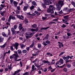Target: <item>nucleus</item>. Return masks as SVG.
<instances>
[{"label": "nucleus", "mask_w": 75, "mask_h": 75, "mask_svg": "<svg viewBox=\"0 0 75 75\" xmlns=\"http://www.w3.org/2000/svg\"><path fill=\"white\" fill-rule=\"evenodd\" d=\"M25 35H27L25 36L26 38H27V39H29V38H31L32 37V36H33V34H34V33H33L31 32L26 33H25Z\"/></svg>", "instance_id": "obj_1"}, {"label": "nucleus", "mask_w": 75, "mask_h": 75, "mask_svg": "<svg viewBox=\"0 0 75 75\" xmlns=\"http://www.w3.org/2000/svg\"><path fill=\"white\" fill-rule=\"evenodd\" d=\"M14 52L15 54H13L12 55L14 60L16 61L17 59V58L19 57V56H18V54L17 53V51H14Z\"/></svg>", "instance_id": "obj_2"}, {"label": "nucleus", "mask_w": 75, "mask_h": 75, "mask_svg": "<svg viewBox=\"0 0 75 75\" xmlns=\"http://www.w3.org/2000/svg\"><path fill=\"white\" fill-rule=\"evenodd\" d=\"M44 1V3L46 5H48L49 6L50 4H52V3L51 1L50 0H43Z\"/></svg>", "instance_id": "obj_3"}, {"label": "nucleus", "mask_w": 75, "mask_h": 75, "mask_svg": "<svg viewBox=\"0 0 75 75\" xmlns=\"http://www.w3.org/2000/svg\"><path fill=\"white\" fill-rule=\"evenodd\" d=\"M63 5H64V2L63 1H60L58 2V4H56V6L57 7H59V6L62 7Z\"/></svg>", "instance_id": "obj_4"}, {"label": "nucleus", "mask_w": 75, "mask_h": 75, "mask_svg": "<svg viewBox=\"0 0 75 75\" xmlns=\"http://www.w3.org/2000/svg\"><path fill=\"white\" fill-rule=\"evenodd\" d=\"M64 19H62V21L64 23H65L68 21V16H64Z\"/></svg>", "instance_id": "obj_5"}, {"label": "nucleus", "mask_w": 75, "mask_h": 75, "mask_svg": "<svg viewBox=\"0 0 75 75\" xmlns=\"http://www.w3.org/2000/svg\"><path fill=\"white\" fill-rule=\"evenodd\" d=\"M12 45L13 46L15 47L16 50H17V49H18V47L19 44L17 42H16L15 43V44H13Z\"/></svg>", "instance_id": "obj_6"}, {"label": "nucleus", "mask_w": 75, "mask_h": 75, "mask_svg": "<svg viewBox=\"0 0 75 75\" xmlns=\"http://www.w3.org/2000/svg\"><path fill=\"white\" fill-rule=\"evenodd\" d=\"M40 51H38L37 52H35V53H33L32 54V55L33 56H35L36 57L37 55H38V54H39V52H40Z\"/></svg>", "instance_id": "obj_7"}, {"label": "nucleus", "mask_w": 75, "mask_h": 75, "mask_svg": "<svg viewBox=\"0 0 75 75\" xmlns=\"http://www.w3.org/2000/svg\"><path fill=\"white\" fill-rule=\"evenodd\" d=\"M16 16H17L18 18L19 19H20L21 20H24V17H23V16L22 15H18Z\"/></svg>", "instance_id": "obj_8"}, {"label": "nucleus", "mask_w": 75, "mask_h": 75, "mask_svg": "<svg viewBox=\"0 0 75 75\" xmlns=\"http://www.w3.org/2000/svg\"><path fill=\"white\" fill-rule=\"evenodd\" d=\"M34 67H35V66L34 65H33L32 67V69L31 70V71L32 74H34L35 71H34Z\"/></svg>", "instance_id": "obj_9"}, {"label": "nucleus", "mask_w": 75, "mask_h": 75, "mask_svg": "<svg viewBox=\"0 0 75 75\" xmlns=\"http://www.w3.org/2000/svg\"><path fill=\"white\" fill-rule=\"evenodd\" d=\"M47 13H54V11L52 10L51 8L48 9L47 10Z\"/></svg>", "instance_id": "obj_10"}, {"label": "nucleus", "mask_w": 75, "mask_h": 75, "mask_svg": "<svg viewBox=\"0 0 75 75\" xmlns=\"http://www.w3.org/2000/svg\"><path fill=\"white\" fill-rule=\"evenodd\" d=\"M19 26L18 27V29L20 31H21V29H22V28H23V25L22 24V23H20L19 24Z\"/></svg>", "instance_id": "obj_11"}, {"label": "nucleus", "mask_w": 75, "mask_h": 75, "mask_svg": "<svg viewBox=\"0 0 75 75\" xmlns=\"http://www.w3.org/2000/svg\"><path fill=\"white\" fill-rule=\"evenodd\" d=\"M49 37H50L49 34H47L46 36H45V37L44 40H48Z\"/></svg>", "instance_id": "obj_12"}, {"label": "nucleus", "mask_w": 75, "mask_h": 75, "mask_svg": "<svg viewBox=\"0 0 75 75\" xmlns=\"http://www.w3.org/2000/svg\"><path fill=\"white\" fill-rule=\"evenodd\" d=\"M38 28H37L36 29L31 28L30 29V31H32V32H33V31H38Z\"/></svg>", "instance_id": "obj_13"}, {"label": "nucleus", "mask_w": 75, "mask_h": 75, "mask_svg": "<svg viewBox=\"0 0 75 75\" xmlns=\"http://www.w3.org/2000/svg\"><path fill=\"white\" fill-rule=\"evenodd\" d=\"M42 62H43V63H44V64H47V63L48 64H50V62L48 61V60H42Z\"/></svg>", "instance_id": "obj_14"}, {"label": "nucleus", "mask_w": 75, "mask_h": 75, "mask_svg": "<svg viewBox=\"0 0 75 75\" xmlns=\"http://www.w3.org/2000/svg\"><path fill=\"white\" fill-rule=\"evenodd\" d=\"M13 4L15 7H17V4H18V2H16V1H13Z\"/></svg>", "instance_id": "obj_15"}, {"label": "nucleus", "mask_w": 75, "mask_h": 75, "mask_svg": "<svg viewBox=\"0 0 75 75\" xmlns=\"http://www.w3.org/2000/svg\"><path fill=\"white\" fill-rule=\"evenodd\" d=\"M6 43H5L3 45L0 46V47L2 49H4V48H5V47H6Z\"/></svg>", "instance_id": "obj_16"}, {"label": "nucleus", "mask_w": 75, "mask_h": 75, "mask_svg": "<svg viewBox=\"0 0 75 75\" xmlns=\"http://www.w3.org/2000/svg\"><path fill=\"white\" fill-rule=\"evenodd\" d=\"M63 37L64 39H65V40H67V39H68V38H69V36H67L66 35L63 36Z\"/></svg>", "instance_id": "obj_17"}, {"label": "nucleus", "mask_w": 75, "mask_h": 75, "mask_svg": "<svg viewBox=\"0 0 75 75\" xmlns=\"http://www.w3.org/2000/svg\"><path fill=\"white\" fill-rule=\"evenodd\" d=\"M11 31L12 32V35H14V31H15V30L13 28H11Z\"/></svg>", "instance_id": "obj_18"}, {"label": "nucleus", "mask_w": 75, "mask_h": 75, "mask_svg": "<svg viewBox=\"0 0 75 75\" xmlns=\"http://www.w3.org/2000/svg\"><path fill=\"white\" fill-rule=\"evenodd\" d=\"M34 13H35V14H36L37 16H40V15L41 14V13L40 12H38V11H35L34 12Z\"/></svg>", "instance_id": "obj_19"}, {"label": "nucleus", "mask_w": 75, "mask_h": 75, "mask_svg": "<svg viewBox=\"0 0 75 75\" xmlns=\"http://www.w3.org/2000/svg\"><path fill=\"white\" fill-rule=\"evenodd\" d=\"M24 21L25 23L26 24H27V23H28V20L27 18H25L24 19Z\"/></svg>", "instance_id": "obj_20"}, {"label": "nucleus", "mask_w": 75, "mask_h": 75, "mask_svg": "<svg viewBox=\"0 0 75 75\" xmlns=\"http://www.w3.org/2000/svg\"><path fill=\"white\" fill-rule=\"evenodd\" d=\"M50 28V26L46 28H40L41 30H47L48 28Z\"/></svg>", "instance_id": "obj_21"}, {"label": "nucleus", "mask_w": 75, "mask_h": 75, "mask_svg": "<svg viewBox=\"0 0 75 75\" xmlns=\"http://www.w3.org/2000/svg\"><path fill=\"white\" fill-rule=\"evenodd\" d=\"M32 27L34 28H36L37 27V25L36 24H34L32 25Z\"/></svg>", "instance_id": "obj_22"}, {"label": "nucleus", "mask_w": 75, "mask_h": 75, "mask_svg": "<svg viewBox=\"0 0 75 75\" xmlns=\"http://www.w3.org/2000/svg\"><path fill=\"white\" fill-rule=\"evenodd\" d=\"M57 64H58V65H61V64H62V63L59 62V61L56 63V66H57Z\"/></svg>", "instance_id": "obj_23"}, {"label": "nucleus", "mask_w": 75, "mask_h": 75, "mask_svg": "<svg viewBox=\"0 0 75 75\" xmlns=\"http://www.w3.org/2000/svg\"><path fill=\"white\" fill-rule=\"evenodd\" d=\"M10 17H11V18L12 20H16V17L14 16H12V15H10Z\"/></svg>", "instance_id": "obj_24"}, {"label": "nucleus", "mask_w": 75, "mask_h": 75, "mask_svg": "<svg viewBox=\"0 0 75 75\" xmlns=\"http://www.w3.org/2000/svg\"><path fill=\"white\" fill-rule=\"evenodd\" d=\"M4 38L2 37L1 36L0 37V42H3L4 40Z\"/></svg>", "instance_id": "obj_25"}, {"label": "nucleus", "mask_w": 75, "mask_h": 75, "mask_svg": "<svg viewBox=\"0 0 75 75\" xmlns=\"http://www.w3.org/2000/svg\"><path fill=\"white\" fill-rule=\"evenodd\" d=\"M26 46L25 45H24L23 44H22L21 45L20 47L22 49V48H25Z\"/></svg>", "instance_id": "obj_26"}, {"label": "nucleus", "mask_w": 75, "mask_h": 75, "mask_svg": "<svg viewBox=\"0 0 75 75\" xmlns=\"http://www.w3.org/2000/svg\"><path fill=\"white\" fill-rule=\"evenodd\" d=\"M59 61L62 64H64V60H63L62 59H60Z\"/></svg>", "instance_id": "obj_27"}, {"label": "nucleus", "mask_w": 75, "mask_h": 75, "mask_svg": "<svg viewBox=\"0 0 75 75\" xmlns=\"http://www.w3.org/2000/svg\"><path fill=\"white\" fill-rule=\"evenodd\" d=\"M6 11H3L1 13V15L2 16H4V14H5V13H6Z\"/></svg>", "instance_id": "obj_28"}, {"label": "nucleus", "mask_w": 75, "mask_h": 75, "mask_svg": "<svg viewBox=\"0 0 75 75\" xmlns=\"http://www.w3.org/2000/svg\"><path fill=\"white\" fill-rule=\"evenodd\" d=\"M18 54L21 55V53H22V52L21 51V50H18Z\"/></svg>", "instance_id": "obj_29"}, {"label": "nucleus", "mask_w": 75, "mask_h": 75, "mask_svg": "<svg viewBox=\"0 0 75 75\" xmlns=\"http://www.w3.org/2000/svg\"><path fill=\"white\" fill-rule=\"evenodd\" d=\"M27 9H28V8L26 6H24L23 8V10L24 11H27Z\"/></svg>", "instance_id": "obj_30"}, {"label": "nucleus", "mask_w": 75, "mask_h": 75, "mask_svg": "<svg viewBox=\"0 0 75 75\" xmlns=\"http://www.w3.org/2000/svg\"><path fill=\"white\" fill-rule=\"evenodd\" d=\"M22 52L23 54H25L27 52V51L25 50H22Z\"/></svg>", "instance_id": "obj_31"}, {"label": "nucleus", "mask_w": 75, "mask_h": 75, "mask_svg": "<svg viewBox=\"0 0 75 75\" xmlns=\"http://www.w3.org/2000/svg\"><path fill=\"white\" fill-rule=\"evenodd\" d=\"M34 42H33L32 44L30 46V48H33V47H34Z\"/></svg>", "instance_id": "obj_32"}, {"label": "nucleus", "mask_w": 75, "mask_h": 75, "mask_svg": "<svg viewBox=\"0 0 75 75\" xmlns=\"http://www.w3.org/2000/svg\"><path fill=\"white\" fill-rule=\"evenodd\" d=\"M8 67L9 69H11V64L10 65H8Z\"/></svg>", "instance_id": "obj_33"}, {"label": "nucleus", "mask_w": 75, "mask_h": 75, "mask_svg": "<svg viewBox=\"0 0 75 75\" xmlns=\"http://www.w3.org/2000/svg\"><path fill=\"white\" fill-rule=\"evenodd\" d=\"M42 6L43 8H46V6H45V5H46V4H42Z\"/></svg>", "instance_id": "obj_34"}, {"label": "nucleus", "mask_w": 75, "mask_h": 75, "mask_svg": "<svg viewBox=\"0 0 75 75\" xmlns=\"http://www.w3.org/2000/svg\"><path fill=\"white\" fill-rule=\"evenodd\" d=\"M67 36H68V37H69V36H71V35H72V34L70 33H67Z\"/></svg>", "instance_id": "obj_35"}, {"label": "nucleus", "mask_w": 75, "mask_h": 75, "mask_svg": "<svg viewBox=\"0 0 75 75\" xmlns=\"http://www.w3.org/2000/svg\"><path fill=\"white\" fill-rule=\"evenodd\" d=\"M71 4L73 5L74 7H75V3L74 1H72L71 2Z\"/></svg>", "instance_id": "obj_36"}, {"label": "nucleus", "mask_w": 75, "mask_h": 75, "mask_svg": "<svg viewBox=\"0 0 75 75\" xmlns=\"http://www.w3.org/2000/svg\"><path fill=\"white\" fill-rule=\"evenodd\" d=\"M32 3L34 6H37V4L35 1H33L32 2Z\"/></svg>", "instance_id": "obj_37"}, {"label": "nucleus", "mask_w": 75, "mask_h": 75, "mask_svg": "<svg viewBox=\"0 0 75 75\" xmlns=\"http://www.w3.org/2000/svg\"><path fill=\"white\" fill-rule=\"evenodd\" d=\"M45 42L47 44H49L50 43V41L48 40L46 41Z\"/></svg>", "instance_id": "obj_38"}, {"label": "nucleus", "mask_w": 75, "mask_h": 75, "mask_svg": "<svg viewBox=\"0 0 75 75\" xmlns=\"http://www.w3.org/2000/svg\"><path fill=\"white\" fill-rule=\"evenodd\" d=\"M43 45L45 46H46L48 45V44H46V42L45 41H43V42L42 43Z\"/></svg>", "instance_id": "obj_39"}, {"label": "nucleus", "mask_w": 75, "mask_h": 75, "mask_svg": "<svg viewBox=\"0 0 75 75\" xmlns=\"http://www.w3.org/2000/svg\"><path fill=\"white\" fill-rule=\"evenodd\" d=\"M42 71L44 72H47V68H45L44 69H43V70H42Z\"/></svg>", "instance_id": "obj_40"}, {"label": "nucleus", "mask_w": 75, "mask_h": 75, "mask_svg": "<svg viewBox=\"0 0 75 75\" xmlns=\"http://www.w3.org/2000/svg\"><path fill=\"white\" fill-rule=\"evenodd\" d=\"M52 69V68L51 66H50L48 67V70L49 71H51Z\"/></svg>", "instance_id": "obj_41"}, {"label": "nucleus", "mask_w": 75, "mask_h": 75, "mask_svg": "<svg viewBox=\"0 0 75 75\" xmlns=\"http://www.w3.org/2000/svg\"><path fill=\"white\" fill-rule=\"evenodd\" d=\"M73 10H74V9L73 8H70L69 9H68V12H70V11H72Z\"/></svg>", "instance_id": "obj_42"}, {"label": "nucleus", "mask_w": 75, "mask_h": 75, "mask_svg": "<svg viewBox=\"0 0 75 75\" xmlns=\"http://www.w3.org/2000/svg\"><path fill=\"white\" fill-rule=\"evenodd\" d=\"M18 27V25H14V29H15V30H16V29H17V28Z\"/></svg>", "instance_id": "obj_43"}, {"label": "nucleus", "mask_w": 75, "mask_h": 75, "mask_svg": "<svg viewBox=\"0 0 75 75\" xmlns=\"http://www.w3.org/2000/svg\"><path fill=\"white\" fill-rule=\"evenodd\" d=\"M38 47L39 48H41V44L40 43H38Z\"/></svg>", "instance_id": "obj_44"}, {"label": "nucleus", "mask_w": 75, "mask_h": 75, "mask_svg": "<svg viewBox=\"0 0 75 75\" xmlns=\"http://www.w3.org/2000/svg\"><path fill=\"white\" fill-rule=\"evenodd\" d=\"M63 71L64 72H67V71H68V69L66 68H64L63 69Z\"/></svg>", "instance_id": "obj_45"}, {"label": "nucleus", "mask_w": 75, "mask_h": 75, "mask_svg": "<svg viewBox=\"0 0 75 75\" xmlns=\"http://www.w3.org/2000/svg\"><path fill=\"white\" fill-rule=\"evenodd\" d=\"M13 46H12V45L10 47V49L11 50H12V51H13L14 50V48H13Z\"/></svg>", "instance_id": "obj_46"}, {"label": "nucleus", "mask_w": 75, "mask_h": 75, "mask_svg": "<svg viewBox=\"0 0 75 75\" xmlns=\"http://www.w3.org/2000/svg\"><path fill=\"white\" fill-rule=\"evenodd\" d=\"M2 34L4 37H6V34H5L4 32H3Z\"/></svg>", "instance_id": "obj_47"}, {"label": "nucleus", "mask_w": 75, "mask_h": 75, "mask_svg": "<svg viewBox=\"0 0 75 75\" xmlns=\"http://www.w3.org/2000/svg\"><path fill=\"white\" fill-rule=\"evenodd\" d=\"M34 6H31V7H30V10H33V9H34Z\"/></svg>", "instance_id": "obj_48"}, {"label": "nucleus", "mask_w": 75, "mask_h": 75, "mask_svg": "<svg viewBox=\"0 0 75 75\" xmlns=\"http://www.w3.org/2000/svg\"><path fill=\"white\" fill-rule=\"evenodd\" d=\"M11 18L10 16H9V18L8 20V22H10V21H11Z\"/></svg>", "instance_id": "obj_49"}, {"label": "nucleus", "mask_w": 75, "mask_h": 75, "mask_svg": "<svg viewBox=\"0 0 75 75\" xmlns=\"http://www.w3.org/2000/svg\"><path fill=\"white\" fill-rule=\"evenodd\" d=\"M67 27V25L64 24H63L61 26V27H62V28H65V27Z\"/></svg>", "instance_id": "obj_50"}, {"label": "nucleus", "mask_w": 75, "mask_h": 75, "mask_svg": "<svg viewBox=\"0 0 75 75\" xmlns=\"http://www.w3.org/2000/svg\"><path fill=\"white\" fill-rule=\"evenodd\" d=\"M1 7L2 8V9H3V8H4V7H5V5L1 4Z\"/></svg>", "instance_id": "obj_51"}, {"label": "nucleus", "mask_w": 75, "mask_h": 75, "mask_svg": "<svg viewBox=\"0 0 75 75\" xmlns=\"http://www.w3.org/2000/svg\"><path fill=\"white\" fill-rule=\"evenodd\" d=\"M57 23H56L54 22H50L49 23V25L52 24H56Z\"/></svg>", "instance_id": "obj_52"}, {"label": "nucleus", "mask_w": 75, "mask_h": 75, "mask_svg": "<svg viewBox=\"0 0 75 75\" xmlns=\"http://www.w3.org/2000/svg\"><path fill=\"white\" fill-rule=\"evenodd\" d=\"M10 4H13V2H14V0H10Z\"/></svg>", "instance_id": "obj_53"}, {"label": "nucleus", "mask_w": 75, "mask_h": 75, "mask_svg": "<svg viewBox=\"0 0 75 75\" xmlns=\"http://www.w3.org/2000/svg\"><path fill=\"white\" fill-rule=\"evenodd\" d=\"M58 21V19H55L53 20L52 21H53V22H56V21Z\"/></svg>", "instance_id": "obj_54"}, {"label": "nucleus", "mask_w": 75, "mask_h": 75, "mask_svg": "<svg viewBox=\"0 0 75 75\" xmlns=\"http://www.w3.org/2000/svg\"><path fill=\"white\" fill-rule=\"evenodd\" d=\"M36 67L38 68H40V67H41V65H39V64H37Z\"/></svg>", "instance_id": "obj_55"}, {"label": "nucleus", "mask_w": 75, "mask_h": 75, "mask_svg": "<svg viewBox=\"0 0 75 75\" xmlns=\"http://www.w3.org/2000/svg\"><path fill=\"white\" fill-rule=\"evenodd\" d=\"M64 52H61L59 55V57H60V56H61L62 55H63V54H64Z\"/></svg>", "instance_id": "obj_56"}, {"label": "nucleus", "mask_w": 75, "mask_h": 75, "mask_svg": "<svg viewBox=\"0 0 75 75\" xmlns=\"http://www.w3.org/2000/svg\"><path fill=\"white\" fill-rule=\"evenodd\" d=\"M55 69H52V70H50L51 72H54L55 71Z\"/></svg>", "instance_id": "obj_57"}, {"label": "nucleus", "mask_w": 75, "mask_h": 75, "mask_svg": "<svg viewBox=\"0 0 75 75\" xmlns=\"http://www.w3.org/2000/svg\"><path fill=\"white\" fill-rule=\"evenodd\" d=\"M47 17H42V20H46V19H47Z\"/></svg>", "instance_id": "obj_58"}, {"label": "nucleus", "mask_w": 75, "mask_h": 75, "mask_svg": "<svg viewBox=\"0 0 75 75\" xmlns=\"http://www.w3.org/2000/svg\"><path fill=\"white\" fill-rule=\"evenodd\" d=\"M71 64H67V67H68V68H70V67H71Z\"/></svg>", "instance_id": "obj_59"}, {"label": "nucleus", "mask_w": 75, "mask_h": 75, "mask_svg": "<svg viewBox=\"0 0 75 75\" xmlns=\"http://www.w3.org/2000/svg\"><path fill=\"white\" fill-rule=\"evenodd\" d=\"M57 10L58 11H60L61 10V7L59 6L57 8Z\"/></svg>", "instance_id": "obj_60"}, {"label": "nucleus", "mask_w": 75, "mask_h": 75, "mask_svg": "<svg viewBox=\"0 0 75 75\" xmlns=\"http://www.w3.org/2000/svg\"><path fill=\"white\" fill-rule=\"evenodd\" d=\"M20 71V70H18V71H15V72L16 74H18L19 72Z\"/></svg>", "instance_id": "obj_61"}, {"label": "nucleus", "mask_w": 75, "mask_h": 75, "mask_svg": "<svg viewBox=\"0 0 75 75\" xmlns=\"http://www.w3.org/2000/svg\"><path fill=\"white\" fill-rule=\"evenodd\" d=\"M18 10H20V6H18L17 7Z\"/></svg>", "instance_id": "obj_62"}, {"label": "nucleus", "mask_w": 75, "mask_h": 75, "mask_svg": "<svg viewBox=\"0 0 75 75\" xmlns=\"http://www.w3.org/2000/svg\"><path fill=\"white\" fill-rule=\"evenodd\" d=\"M1 20H2V21H5V18L4 17L1 18Z\"/></svg>", "instance_id": "obj_63"}, {"label": "nucleus", "mask_w": 75, "mask_h": 75, "mask_svg": "<svg viewBox=\"0 0 75 75\" xmlns=\"http://www.w3.org/2000/svg\"><path fill=\"white\" fill-rule=\"evenodd\" d=\"M24 74L25 75H29V73L28 72H25Z\"/></svg>", "instance_id": "obj_64"}]
</instances>
